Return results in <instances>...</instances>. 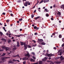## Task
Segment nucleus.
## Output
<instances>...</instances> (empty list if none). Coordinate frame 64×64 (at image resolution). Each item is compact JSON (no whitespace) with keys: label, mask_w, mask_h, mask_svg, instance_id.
<instances>
[{"label":"nucleus","mask_w":64,"mask_h":64,"mask_svg":"<svg viewBox=\"0 0 64 64\" xmlns=\"http://www.w3.org/2000/svg\"><path fill=\"white\" fill-rule=\"evenodd\" d=\"M12 61L13 62H16V61H17V60L13 59L12 60Z\"/></svg>","instance_id":"7c9ffc66"},{"label":"nucleus","mask_w":64,"mask_h":64,"mask_svg":"<svg viewBox=\"0 0 64 64\" xmlns=\"http://www.w3.org/2000/svg\"><path fill=\"white\" fill-rule=\"evenodd\" d=\"M11 40H8V43H10V42H11Z\"/></svg>","instance_id":"c85d7f7f"},{"label":"nucleus","mask_w":64,"mask_h":64,"mask_svg":"<svg viewBox=\"0 0 64 64\" xmlns=\"http://www.w3.org/2000/svg\"><path fill=\"white\" fill-rule=\"evenodd\" d=\"M60 59L61 61H62V60H64V58L63 57V56H61L60 57Z\"/></svg>","instance_id":"0eeeda50"},{"label":"nucleus","mask_w":64,"mask_h":64,"mask_svg":"<svg viewBox=\"0 0 64 64\" xmlns=\"http://www.w3.org/2000/svg\"><path fill=\"white\" fill-rule=\"evenodd\" d=\"M49 1V0H45L44 1V3H47Z\"/></svg>","instance_id":"f8f14e48"},{"label":"nucleus","mask_w":64,"mask_h":64,"mask_svg":"<svg viewBox=\"0 0 64 64\" xmlns=\"http://www.w3.org/2000/svg\"><path fill=\"white\" fill-rule=\"evenodd\" d=\"M20 45L21 46H23V45H24L25 44H26V42H20Z\"/></svg>","instance_id":"20e7f679"},{"label":"nucleus","mask_w":64,"mask_h":64,"mask_svg":"<svg viewBox=\"0 0 64 64\" xmlns=\"http://www.w3.org/2000/svg\"><path fill=\"white\" fill-rule=\"evenodd\" d=\"M17 49V47H15L14 48H13V49L14 50H16Z\"/></svg>","instance_id":"e433bc0d"},{"label":"nucleus","mask_w":64,"mask_h":64,"mask_svg":"<svg viewBox=\"0 0 64 64\" xmlns=\"http://www.w3.org/2000/svg\"><path fill=\"white\" fill-rule=\"evenodd\" d=\"M1 40L2 41H4L5 40V39L4 38H2L1 39Z\"/></svg>","instance_id":"5fc2aeb1"},{"label":"nucleus","mask_w":64,"mask_h":64,"mask_svg":"<svg viewBox=\"0 0 64 64\" xmlns=\"http://www.w3.org/2000/svg\"><path fill=\"white\" fill-rule=\"evenodd\" d=\"M13 14H10V16H12V17H13Z\"/></svg>","instance_id":"09e8293b"},{"label":"nucleus","mask_w":64,"mask_h":64,"mask_svg":"<svg viewBox=\"0 0 64 64\" xmlns=\"http://www.w3.org/2000/svg\"><path fill=\"white\" fill-rule=\"evenodd\" d=\"M22 20H23V19H22V18H20V19L18 20L19 21H22Z\"/></svg>","instance_id":"c756f323"},{"label":"nucleus","mask_w":64,"mask_h":64,"mask_svg":"<svg viewBox=\"0 0 64 64\" xmlns=\"http://www.w3.org/2000/svg\"><path fill=\"white\" fill-rule=\"evenodd\" d=\"M45 60H46V59H48V58L47 57H45L44 58Z\"/></svg>","instance_id":"37998d69"},{"label":"nucleus","mask_w":64,"mask_h":64,"mask_svg":"<svg viewBox=\"0 0 64 64\" xmlns=\"http://www.w3.org/2000/svg\"><path fill=\"white\" fill-rule=\"evenodd\" d=\"M12 57H16V56H13Z\"/></svg>","instance_id":"864d4df0"},{"label":"nucleus","mask_w":64,"mask_h":64,"mask_svg":"<svg viewBox=\"0 0 64 64\" xmlns=\"http://www.w3.org/2000/svg\"><path fill=\"white\" fill-rule=\"evenodd\" d=\"M34 17V14H32L31 15L32 18H33V17Z\"/></svg>","instance_id":"b1692460"},{"label":"nucleus","mask_w":64,"mask_h":64,"mask_svg":"<svg viewBox=\"0 0 64 64\" xmlns=\"http://www.w3.org/2000/svg\"><path fill=\"white\" fill-rule=\"evenodd\" d=\"M57 14L59 16H60L61 15V12H58V13H57Z\"/></svg>","instance_id":"dca6fc26"},{"label":"nucleus","mask_w":64,"mask_h":64,"mask_svg":"<svg viewBox=\"0 0 64 64\" xmlns=\"http://www.w3.org/2000/svg\"><path fill=\"white\" fill-rule=\"evenodd\" d=\"M28 5H30V3L29 2H28Z\"/></svg>","instance_id":"3c124183"},{"label":"nucleus","mask_w":64,"mask_h":64,"mask_svg":"<svg viewBox=\"0 0 64 64\" xmlns=\"http://www.w3.org/2000/svg\"><path fill=\"white\" fill-rule=\"evenodd\" d=\"M20 31H22V29H20Z\"/></svg>","instance_id":"e2e57ef3"},{"label":"nucleus","mask_w":64,"mask_h":64,"mask_svg":"<svg viewBox=\"0 0 64 64\" xmlns=\"http://www.w3.org/2000/svg\"><path fill=\"white\" fill-rule=\"evenodd\" d=\"M48 52H47L46 53V54H44L45 56H48V57H50L51 56H53L54 55L53 54H48Z\"/></svg>","instance_id":"f03ea898"},{"label":"nucleus","mask_w":64,"mask_h":64,"mask_svg":"<svg viewBox=\"0 0 64 64\" xmlns=\"http://www.w3.org/2000/svg\"><path fill=\"white\" fill-rule=\"evenodd\" d=\"M24 46V50H26V49H27V44H26Z\"/></svg>","instance_id":"6e6552de"},{"label":"nucleus","mask_w":64,"mask_h":64,"mask_svg":"<svg viewBox=\"0 0 64 64\" xmlns=\"http://www.w3.org/2000/svg\"><path fill=\"white\" fill-rule=\"evenodd\" d=\"M49 62H50V64H54V63L52 61H49Z\"/></svg>","instance_id":"6ab92c4d"},{"label":"nucleus","mask_w":64,"mask_h":64,"mask_svg":"<svg viewBox=\"0 0 64 64\" xmlns=\"http://www.w3.org/2000/svg\"><path fill=\"white\" fill-rule=\"evenodd\" d=\"M60 8H63V9L64 10V4L60 6Z\"/></svg>","instance_id":"2eb2a0df"},{"label":"nucleus","mask_w":64,"mask_h":64,"mask_svg":"<svg viewBox=\"0 0 64 64\" xmlns=\"http://www.w3.org/2000/svg\"><path fill=\"white\" fill-rule=\"evenodd\" d=\"M41 45H44L46 44V43L44 42H42L41 43Z\"/></svg>","instance_id":"f3484780"},{"label":"nucleus","mask_w":64,"mask_h":64,"mask_svg":"<svg viewBox=\"0 0 64 64\" xmlns=\"http://www.w3.org/2000/svg\"><path fill=\"white\" fill-rule=\"evenodd\" d=\"M38 42H40V43H41V42H43L44 41V40H43L42 39H38Z\"/></svg>","instance_id":"423d86ee"},{"label":"nucleus","mask_w":64,"mask_h":64,"mask_svg":"<svg viewBox=\"0 0 64 64\" xmlns=\"http://www.w3.org/2000/svg\"><path fill=\"white\" fill-rule=\"evenodd\" d=\"M28 2L26 1L25 4H24V6H27L28 5Z\"/></svg>","instance_id":"9d476101"},{"label":"nucleus","mask_w":64,"mask_h":64,"mask_svg":"<svg viewBox=\"0 0 64 64\" xmlns=\"http://www.w3.org/2000/svg\"><path fill=\"white\" fill-rule=\"evenodd\" d=\"M9 21H10V20H6V22H9Z\"/></svg>","instance_id":"a19ab883"},{"label":"nucleus","mask_w":64,"mask_h":64,"mask_svg":"<svg viewBox=\"0 0 64 64\" xmlns=\"http://www.w3.org/2000/svg\"><path fill=\"white\" fill-rule=\"evenodd\" d=\"M36 45H37V44H36L33 45L32 46L33 47H35L36 46Z\"/></svg>","instance_id":"4c0bfd02"},{"label":"nucleus","mask_w":64,"mask_h":64,"mask_svg":"<svg viewBox=\"0 0 64 64\" xmlns=\"http://www.w3.org/2000/svg\"><path fill=\"white\" fill-rule=\"evenodd\" d=\"M0 34L1 36H2V35H3V33L2 32H0Z\"/></svg>","instance_id":"473e14b6"},{"label":"nucleus","mask_w":64,"mask_h":64,"mask_svg":"<svg viewBox=\"0 0 64 64\" xmlns=\"http://www.w3.org/2000/svg\"><path fill=\"white\" fill-rule=\"evenodd\" d=\"M34 35H37V33L36 32L34 33Z\"/></svg>","instance_id":"4d7b16f0"},{"label":"nucleus","mask_w":64,"mask_h":64,"mask_svg":"<svg viewBox=\"0 0 64 64\" xmlns=\"http://www.w3.org/2000/svg\"><path fill=\"white\" fill-rule=\"evenodd\" d=\"M42 61H46V60L44 59V58H43L42 59Z\"/></svg>","instance_id":"ea45409f"},{"label":"nucleus","mask_w":64,"mask_h":64,"mask_svg":"<svg viewBox=\"0 0 64 64\" xmlns=\"http://www.w3.org/2000/svg\"><path fill=\"white\" fill-rule=\"evenodd\" d=\"M62 41L63 42H64V38H63L62 39Z\"/></svg>","instance_id":"603ef678"},{"label":"nucleus","mask_w":64,"mask_h":64,"mask_svg":"<svg viewBox=\"0 0 64 64\" xmlns=\"http://www.w3.org/2000/svg\"><path fill=\"white\" fill-rule=\"evenodd\" d=\"M14 38V37H12L11 38V39H13Z\"/></svg>","instance_id":"774afa93"},{"label":"nucleus","mask_w":64,"mask_h":64,"mask_svg":"<svg viewBox=\"0 0 64 64\" xmlns=\"http://www.w3.org/2000/svg\"><path fill=\"white\" fill-rule=\"evenodd\" d=\"M53 7L54 8H55L56 7H57V6H56V5H55V4L54 5Z\"/></svg>","instance_id":"2f4dec72"},{"label":"nucleus","mask_w":64,"mask_h":64,"mask_svg":"<svg viewBox=\"0 0 64 64\" xmlns=\"http://www.w3.org/2000/svg\"><path fill=\"white\" fill-rule=\"evenodd\" d=\"M9 12H12L10 10H9Z\"/></svg>","instance_id":"338daca9"},{"label":"nucleus","mask_w":64,"mask_h":64,"mask_svg":"<svg viewBox=\"0 0 64 64\" xmlns=\"http://www.w3.org/2000/svg\"><path fill=\"white\" fill-rule=\"evenodd\" d=\"M8 58H10V57H2L0 59L2 60H5V59H8Z\"/></svg>","instance_id":"7ed1b4c3"},{"label":"nucleus","mask_w":64,"mask_h":64,"mask_svg":"<svg viewBox=\"0 0 64 64\" xmlns=\"http://www.w3.org/2000/svg\"><path fill=\"white\" fill-rule=\"evenodd\" d=\"M23 63L24 64H26V61H24L23 62Z\"/></svg>","instance_id":"de8ad7c7"},{"label":"nucleus","mask_w":64,"mask_h":64,"mask_svg":"<svg viewBox=\"0 0 64 64\" xmlns=\"http://www.w3.org/2000/svg\"><path fill=\"white\" fill-rule=\"evenodd\" d=\"M54 49H56V48H55V47H54Z\"/></svg>","instance_id":"69168bd1"},{"label":"nucleus","mask_w":64,"mask_h":64,"mask_svg":"<svg viewBox=\"0 0 64 64\" xmlns=\"http://www.w3.org/2000/svg\"><path fill=\"white\" fill-rule=\"evenodd\" d=\"M21 2H22V1L20 0H18L17 1V2L18 3H21Z\"/></svg>","instance_id":"5701e85b"},{"label":"nucleus","mask_w":64,"mask_h":64,"mask_svg":"<svg viewBox=\"0 0 64 64\" xmlns=\"http://www.w3.org/2000/svg\"><path fill=\"white\" fill-rule=\"evenodd\" d=\"M58 53H60V56H61L62 54H63V52L60 50H59L58 52Z\"/></svg>","instance_id":"39448f33"},{"label":"nucleus","mask_w":64,"mask_h":64,"mask_svg":"<svg viewBox=\"0 0 64 64\" xmlns=\"http://www.w3.org/2000/svg\"><path fill=\"white\" fill-rule=\"evenodd\" d=\"M59 37L60 38H62V35L61 34H60L59 36Z\"/></svg>","instance_id":"393cba45"},{"label":"nucleus","mask_w":64,"mask_h":64,"mask_svg":"<svg viewBox=\"0 0 64 64\" xmlns=\"http://www.w3.org/2000/svg\"><path fill=\"white\" fill-rule=\"evenodd\" d=\"M61 62L60 61H57L56 62V64H60Z\"/></svg>","instance_id":"ddd939ff"},{"label":"nucleus","mask_w":64,"mask_h":64,"mask_svg":"<svg viewBox=\"0 0 64 64\" xmlns=\"http://www.w3.org/2000/svg\"><path fill=\"white\" fill-rule=\"evenodd\" d=\"M46 17H49V14H46Z\"/></svg>","instance_id":"a878e982"},{"label":"nucleus","mask_w":64,"mask_h":64,"mask_svg":"<svg viewBox=\"0 0 64 64\" xmlns=\"http://www.w3.org/2000/svg\"><path fill=\"white\" fill-rule=\"evenodd\" d=\"M32 42H34V43H36V41H35L34 40H33L32 41Z\"/></svg>","instance_id":"49530a36"},{"label":"nucleus","mask_w":64,"mask_h":64,"mask_svg":"<svg viewBox=\"0 0 64 64\" xmlns=\"http://www.w3.org/2000/svg\"><path fill=\"white\" fill-rule=\"evenodd\" d=\"M32 58H33V59L35 60L36 59V58L34 56H32Z\"/></svg>","instance_id":"c03bdc74"},{"label":"nucleus","mask_w":64,"mask_h":64,"mask_svg":"<svg viewBox=\"0 0 64 64\" xmlns=\"http://www.w3.org/2000/svg\"><path fill=\"white\" fill-rule=\"evenodd\" d=\"M17 36V37H20V35L19 36Z\"/></svg>","instance_id":"052dcab7"},{"label":"nucleus","mask_w":64,"mask_h":64,"mask_svg":"<svg viewBox=\"0 0 64 64\" xmlns=\"http://www.w3.org/2000/svg\"><path fill=\"white\" fill-rule=\"evenodd\" d=\"M40 16H38V17H36L34 19L35 20H37V19H38V18H40Z\"/></svg>","instance_id":"9b49d317"},{"label":"nucleus","mask_w":64,"mask_h":64,"mask_svg":"<svg viewBox=\"0 0 64 64\" xmlns=\"http://www.w3.org/2000/svg\"><path fill=\"white\" fill-rule=\"evenodd\" d=\"M26 57H25L24 58H23L22 59L23 60H26Z\"/></svg>","instance_id":"bb28decb"},{"label":"nucleus","mask_w":64,"mask_h":64,"mask_svg":"<svg viewBox=\"0 0 64 64\" xmlns=\"http://www.w3.org/2000/svg\"><path fill=\"white\" fill-rule=\"evenodd\" d=\"M2 49H3L4 50H6V51H8V50H11V49L10 48H9L8 47H6V46H2Z\"/></svg>","instance_id":"f257e3e1"},{"label":"nucleus","mask_w":64,"mask_h":64,"mask_svg":"<svg viewBox=\"0 0 64 64\" xmlns=\"http://www.w3.org/2000/svg\"><path fill=\"white\" fill-rule=\"evenodd\" d=\"M16 45L15 44V45H14V46H13V47H14L15 48V47H16Z\"/></svg>","instance_id":"bf43d9fd"},{"label":"nucleus","mask_w":64,"mask_h":64,"mask_svg":"<svg viewBox=\"0 0 64 64\" xmlns=\"http://www.w3.org/2000/svg\"><path fill=\"white\" fill-rule=\"evenodd\" d=\"M64 45L63 44H62V46L64 47Z\"/></svg>","instance_id":"0e129e2a"},{"label":"nucleus","mask_w":64,"mask_h":64,"mask_svg":"<svg viewBox=\"0 0 64 64\" xmlns=\"http://www.w3.org/2000/svg\"><path fill=\"white\" fill-rule=\"evenodd\" d=\"M39 64H42V63H43V62L42 61H40L39 62Z\"/></svg>","instance_id":"aec40b11"},{"label":"nucleus","mask_w":64,"mask_h":64,"mask_svg":"<svg viewBox=\"0 0 64 64\" xmlns=\"http://www.w3.org/2000/svg\"><path fill=\"white\" fill-rule=\"evenodd\" d=\"M17 45H16V47H20V45H19V42L18 41L17 42Z\"/></svg>","instance_id":"1a4fd4ad"},{"label":"nucleus","mask_w":64,"mask_h":64,"mask_svg":"<svg viewBox=\"0 0 64 64\" xmlns=\"http://www.w3.org/2000/svg\"><path fill=\"white\" fill-rule=\"evenodd\" d=\"M25 56H28L29 58V57H30V55L28 53L26 54Z\"/></svg>","instance_id":"4468645a"},{"label":"nucleus","mask_w":64,"mask_h":64,"mask_svg":"<svg viewBox=\"0 0 64 64\" xmlns=\"http://www.w3.org/2000/svg\"><path fill=\"white\" fill-rule=\"evenodd\" d=\"M4 50H1V48H0V52H1L2 51H3Z\"/></svg>","instance_id":"58836bf2"},{"label":"nucleus","mask_w":64,"mask_h":64,"mask_svg":"<svg viewBox=\"0 0 64 64\" xmlns=\"http://www.w3.org/2000/svg\"><path fill=\"white\" fill-rule=\"evenodd\" d=\"M19 54H17L16 56V57H17V56L18 57H19Z\"/></svg>","instance_id":"680f3d73"},{"label":"nucleus","mask_w":64,"mask_h":64,"mask_svg":"<svg viewBox=\"0 0 64 64\" xmlns=\"http://www.w3.org/2000/svg\"><path fill=\"white\" fill-rule=\"evenodd\" d=\"M32 54L33 55H35V53H34V52H32Z\"/></svg>","instance_id":"6e6d98bb"},{"label":"nucleus","mask_w":64,"mask_h":64,"mask_svg":"<svg viewBox=\"0 0 64 64\" xmlns=\"http://www.w3.org/2000/svg\"><path fill=\"white\" fill-rule=\"evenodd\" d=\"M36 10H35L34 12V13H36Z\"/></svg>","instance_id":"8fccbe9b"},{"label":"nucleus","mask_w":64,"mask_h":64,"mask_svg":"<svg viewBox=\"0 0 64 64\" xmlns=\"http://www.w3.org/2000/svg\"><path fill=\"white\" fill-rule=\"evenodd\" d=\"M44 2V0H41L40 2V3H43Z\"/></svg>","instance_id":"cd10ccee"},{"label":"nucleus","mask_w":64,"mask_h":64,"mask_svg":"<svg viewBox=\"0 0 64 64\" xmlns=\"http://www.w3.org/2000/svg\"><path fill=\"white\" fill-rule=\"evenodd\" d=\"M34 29H36L37 28V26H34Z\"/></svg>","instance_id":"c9c22d12"},{"label":"nucleus","mask_w":64,"mask_h":64,"mask_svg":"<svg viewBox=\"0 0 64 64\" xmlns=\"http://www.w3.org/2000/svg\"><path fill=\"white\" fill-rule=\"evenodd\" d=\"M44 10H45V11H46V12H49V10H48L47 9V8H45L44 9Z\"/></svg>","instance_id":"4be33fe9"},{"label":"nucleus","mask_w":64,"mask_h":64,"mask_svg":"<svg viewBox=\"0 0 64 64\" xmlns=\"http://www.w3.org/2000/svg\"><path fill=\"white\" fill-rule=\"evenodd\" d=\"M28 48H31V47L30 45H28Z\"/></svg>","instance_id":"f704fd0d"},{"label":"nucleus","mask_w":64,"mask_h":64,"mask_svg":"<svg viewBox=\"0 0 64 64\" xmlns=\"http://www.w3.org/2000/svg\"><path fill=\"white\" fill-rule=\"evenodd\" d=\"M51 20H54V19L52 18H51Z\"/></svg>","instance_id":"a18cd8bd"},{"label":"nucleus","mask_w":64,"mask_h":64,"mask_svg":"<svg viewBox=\"0 0 64 64\" xmlns=\"http://www.w3.org/2000/svg\"><path fill=\"white\" fill-rule=\"evenodd\" d=\"M56 34V33H55V32H54L52 34V35H53L54 36Z\"/></svg>","instance_id":"79ce46f5"},{"label":"nucleus","mask_w":64,"mask_h":64,"mask_svg":"<svg viewBox=\"0 0 64 64\" xmlns=\"http://www.w3.org/2000/svg\"><path fill=\"white\" fill-rule=\"evenodd\" d=\"M6 54L3 53V54L1 56H4V55H5Z\"/></svg>","instance_id":"72a5a7b5"},{"label":"nucleus","mask_w":64,"mask_h":64,"mask_svg":"<svg viewBox=\"0 0 64 64\" xmlns=\"http://www.w3.org/2000/svg\"><path fill=\"white\" fill-rule=\"evenodd\" d=\"M2 15H5L6 14H5V13L4 12H3L2 13Z\"/></svg>","instance_id":"13d9d810"},{"label":"nucleus","mask_w":64,"mask_h":64,"mask_svg":"<svg viewBox=\"0 0 64 64\" xmlns=\"http://www.w3.org/2000/svg\"><path fill=\"white\" fill-rule=\"evenodd\" d=\"M30 61H31V62H35V60H33V59L32 58L30 60Z\"/></svg>","instance_id":"412c9836"},{"label":"nucleus","mask_w":64,"mask_h":64,"mask_svg":"<svg viewBox=\"0 0 64 64\" xmlns=\"http://www.w3.org/2000/svg\"><path fill=\"white\" fill-rule=\"evenodd\" d=\"M9 62L10 63H14V62L13 61V60L9 61Z\"/></svg>","instance_id":"a211bd4d"}]
</instances>
